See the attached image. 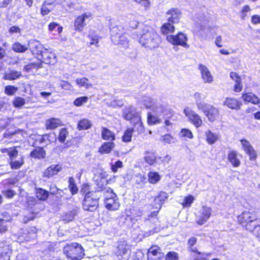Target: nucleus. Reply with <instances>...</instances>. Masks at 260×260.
<instances>
[{"label":"nucleus","instance_id":"26","mask_svg":"<svg viewBox=\"0 0 260 260\" xmlns=\"http://www.w3.org/2000/svg\"><path fill=\"white\" fill-rule=\"evenodd\" d=\"M145 161L150 166H152L156 162V156L152 151H146L144 152Z\"/></svg>","mask_w":260,"mask_h":260},{"label":"nucleus","instance_id":"3","mask_svg":"<svg viewBox=\"0 0 260 260\" xmlns=\"http://www.w3.org/2000/svg\"><path fill=\"white\" fill-rule=\"evenodd\" d=\"M63 252L72 260H79L84 255L82 247L77 243L67 244L64 247Z\"/></svg>","mask_w":260,"mask_h":260},{"label":"nucleus","instance_id":"47","mask_svg":"<svg viewBox=\"0 0 260 260\" xmlns=\"http://www.w3.org/2000/svg\"><path fill=\"white\" fill-rule=\"evenodd\" d=\"M147 121L148 124L151 125L156 124L160 122L158 115H153L150 113H148Z\"/></svg>","mask_w":260,"mask_h":260},{"label":"nucleus","instance_id":"42","mask_svg":"<svg viewBox=\"0 0 260 260\" xmlns=\"http://www.w3.org/2000/svg\"><path fill=\"white\" fill-rule=\"evenodd\" d=\"M91 126V124L90 121L86 119H83L80 120L78 124V128L79 130L88 129Z\"/></svg>","mask_w":260,"mask_h":260},{"label":"nucleus","instance_id":"19","mask_svg":"<svg viewBox=\"0 0 260 260\" xmlns=\"http://www.w3.org/2000/svg\"><path fill=\"white\" fill-rule=\"evenodd\" d=\"M199 69L201 71L202 78L205 82L210 83L212 81L213 77L210 71L205 65L200 64L199 66Z\"/></svg>","mask_w":260,"mask_h":260},{"label":"nucleus","instance_id":"63","mask_svg":"<svg viewBox=\"0 0 260 260\" xmlns=\"http://www.w3.org/2000/svg\"><path fill=\"white\" fill-rule=\"evenodd\" d=\"M39 68H40L39 65L34 63H30L25 66L24 69L25 70V71L30 72L31 71L32 72L34 70H37Z\"/></svg>","mask_w":260,"mask_h":260},{"label":"nucleus","instance_id":"59","mask_svg":"<svg viewBox=\"0 0 260 260\" xmlns=\"http://www.w3.org/2000/svg\"><path fill=\"white\" fill-rule=\"evenodd\" d=\"M123 166L122 162L120 160H118L114 164H111V169L113 172L116 173L118 169L122 168Z\"/></svg>","mask_w":260,"mask_h":260},{"label":"nucleus","instance_id":"49","mask_svg":"<svg viewBox=\"0 0 260 260\" xmlns=\"http://www.w3.org/2000/svg\"><path fill=\"white\" fill-rule=\"evenodd\" d=\"M128 252V248L127 246L124 244H121L118 246V250L117 251V255H121L122 257L125 256Z\"/></svg>","mask_w":260,"mask_h":260},{"label":"nucleus","instance_id":"40","mask_svg":"<svg viewBox=\"0 0 260 260\" xmlns=\"http://www.w3.org/2000/svg\"><path fill=\"white\" fill-rule=\"evenodd\" d=\"M132 123L134 125L135 128L136 129V131H138V133H141L143 132L144 127L142 122H141L140 115L139 117H137L136 119L132 121Z\"/></svg>","mask_w":260,"mask_h":260},{"label":"nucleus","instance_id":"16","mask_svg":"<svg viewBox=\"0 0 260 260\" xmlns=\"http://www.w3.org/2000/svg\"><path fill=\"white\" fill-rule=\"evenodd\" d=\"M241 158V155L236 151L231 150L228 153V159L232 166L235 168L239 167L240 166Z\"/></svg>","mask_w":260,"mask_h":260},{"label":"nucleus","instance_id":"24","mask_svg":"<svg viewBox=\"0 0 260 260\" xmlns=\"http://www.w3.org/2000/svg\"><path fill=\"white\" fill-rule=\"evenodd\" d=\"M24 163V156L21 154H20L17 158H14L10 160V165L11 168L13 170L20 169Z\"/></svg>","mask_w":260,"mask_h":260},{"label":"nucleus","instance_id":"31","mask_svg":"<svg viewBox=\"0 0 260 260\" xmlns=\"http://www.w3.org/2000/svg\"><path fill=\"white\" fill-rule=\"evenodd\" d=\"M206 141L209 144H214L218 139V135L213 133L211 131L208 130L205 132Z\"/></svg>","mask_w":260,"mask_h":260},{"label":"nucleus","instance_id":"64","mask_svg":"<svg viewBox=\"0 0 260 260\" xmlns=\"http://www.w3.org/2000/svg\"><path fill=\"white\" fill-rule=\"evenodd\" d=\"M253 229L249 232H252L260 241V222H258L256 226H253Z\"/></svg>","mask_w":260,"mask_h":260},{"label":"nucleus","instance_id":"11","mask_svg":"<svg viewBox=\"0 0 260 260\" xmlns=\"http://www.w3.org/2000/svg\"><path fill=\"white\" fill-rule=\"evenodd\" d=\"M240 142L242 149L249 156L250 160H255L257 157V153L249 142L246 139H241Z\"/></svg>","mask_w":260,"mask_h":260},{"label":"nucleus","instance_id":"38","mask_svg":"<svg viewBox=\"0 0 260 260\" xmlns=\"http://www.w3.org/2000/svg\"><path fill=\"white\" fill-rule=\"evenodd\" d=\"M28 45H23L19 42L15 43L12 46L13 50L19 53H22L26 51L28 48Z\"/></svg>","mask_w":260,"mask_h":260},{"label":"nucleus","instance_id":"44","mask_svg":"<svg viewBox=\"0 0 260 260\" xmlns=\"http://www.w3.org/2000/svg\"><path fill=\"white\" fill-rule=\"evenodd\" d=\"M154 250H151L147 253V257L148 260H161L164 257L163 253H158L156 255H153Z\"/></svg>","mask_w":260,"mask_h":260},{"label":"nucleus","instance_id":"13","mask_svg":"<svg viewBox=\"0 0 260 260\" xmlns=\"http://www.w3.org/2000/svg\"><path fill=\"white\" fill-rule=\"evenodd\" d=\"M12 249L10 245L7 242L0 243V260H10Z\"/></svg>","mask_w":260,"mask_h":260},{"label":"nucleus","instance_id":"6","mask_svg":"<svg viewBox=\"0 0 260 260\" xmlns=\"http://www.w3.org/2000/svg\"><path fill=\"white\" fill-rule=\"evenodd\" d=\"M117 28L113 27L111 30V40L115 45H121L124 48H128V40L126 34L119 35L116 32Z\"/></svg>","mask_w":260,"mask_h":260},{"label":"nucleus","instance_id":"4","mask_svg":"<svg viewBox=\"0 0 260 260\" xmlns=\"http://www.w3.org/2000/svg\"><path fill=\"white\" fill-rule=\"evenodd\" d=\"M99 198L93 191H88L85 194L82 206L84 210L93 212L99 206Z\"/></svg>","mask_w":260,"mask_h":260},{"label":"nucleus","instance_id":"41","mask_svg":"<svg viewBox=\"0 0 260 260\" xmlns=\"http://www.w3.org/2000/svg\"><path fill=\"white\" fill-rule=\"evenodd\" d=\"M48 191L45 189L41 188L36 189V196L40 200H46L48 197Z\"/></svg>","mask_w":260,"mask_h":260},{"label":"nucleus","instance_id":"8","mask_svg":"<svg viewBox=\"0 0 260 260\" xmlns=\"http://www.w3.org/2000/svg\"><path fill=\"white\" fill-rule=\"evenodd\" d=\"M212 209L207 206H203L200 209L197 216V222L198 224L202 225L206 223L211 216Z\"/></svg>","mask_w":260,"mask_h":260},{"label":"nucleus","instance_id":"39","mask_svg":"<svg viewBox=\"0 0 260 260\" xmlns=\"http://www.w3.org/2000/svg\"><path fill=\"white\" fill-rule=\"evenodd\" d=\"M114 146L113 142L105 143L100 148V152L102 153H108L111 152Z\"/></svg>","mask_w":260,"mask_h":260},{"label":"nucleus","instance_id":"48","mask_svg":"<svg viewBox=\"0 0 260 260\" xmlns=\"http://www.w3.org/2000/svg\"><path fill=\"white\" fill-rule=\"evenodd\" d=\"M69 187L70 189V190L71 191L72 194L73 195L76 194L77 193L78 191V189L75 183V180L73 177H70L69 178Z\"/></svg>","mask_w":260,"mask_h":260},{"label":"nucleus","instance_id":"50","mask_svg":"<svg viewBox=\"0 0 260 260\" xmlns=\"http://www.w3.org/2000/svg\"><path fill=\"white\" fill-rule=\"evenodd\" d=\"M13 105L15 108H21L25 104V100L19 96H17L13 101Z\"/></svg>","mask_w":260,"mask_h":260},{"label":"nucleus","instance_id":"61","mask_svg":"<svg viewBox=\"0 0 260 260\" xmlns=\"http://www.w3.org/2000/svg\"><path fill=\"white\" fill-rule=\"evenodd\" d=\"M106 189L107 190L103 192L105 197V200H107L108 199L117 198L116 194L113 192L112 189H111L110 188Z\"/></svg>","mask_w":260,"mask_h":260},{"label":"nucleus","instance_id":"14","mask_svg":"<svg viewBox=\"0 0 260 260\" xmlns=\"http://www.w3.org/2000/svg\"><path fill=\"white\" fill-rule=\"evenodd\" d=\"M181 12L177 8H172L166 13L168 21L172 23H177L179 21L181 17Z\"/></svg>","mask_w":260,"mask_h":260},{"label":"nucleus","instance_id":"53","mask_svg":"<svg viewBox=\"0 0 260 260\" xmlns=\"http://www.w3.org/2000/svg\"><path fill=\"white\" fill-rule=\"evenodd\" d=\"M37 230L36 227H31L27 232L28 236L25 237V240L27 241H30L31 239H35L36 238Z\"/></svg>","mask_w":260,"mask_h":260},{"label":"nucleus","instance_id":"7","mask_svg":"<svg viewBox=\"0 0 260 260\" xmlns=\"http://www.w3.org/2000/svg\"><path fill=\"white\" fill-rule=\"evenodd\" d=\"M167 40L169 43L174 45H180L187 48L189 47L186 43L187 38L182 32H179L176 35H168L167 37Z\"/></svg>","mask_w":260,"mask_h":260},{"label":"nucleus","instance_id":"10","mask_svg":"<svg viewBox=\"0 0 260 260\" xmlns=\"http://www.w3.org/2000/svg\"><path fill=\"white\" fill-rule=\"evenodd\" d=\"M139 116L140 113L137 112L136 108L132 106H125L122 110V117L125 120L133 121Z\"/></svg>","mask_w":260,"mask_h":260},{"label":"nucleus","instance_id":"46","mask_svg":"<svg viewBox=\"0 0 260 260\" xmlns=\"http://www.w3.org/2000/svg\"><path fill=\"white\" fill-rule=\"evenodd\" d=\"M21 75V73L15 71H11L10 73L6 74L4 76L6 80H12L19 78Z\"/></svg>","mask_w":260,"mask_h":260},{"label":"nucleus","instance_id":"15","mask_svg":"<svg viewBox=\"0 0 260 260\" xmlns=\"http://www.w3.org/2000/svg\"><path fill=\"white\" fill-rule=\"evenodd\" d=\"M28 46L32 53L37 55V57L40 56L44 50L46 49L39 42L34 40L30 42Z\"/></svg>","mask_w":260,"mask_h":260},{"label":"nucleus","instance_id":"17","mask_svg":"<svg viewBox=\"0 0 260 260\" xmlns=\"http://www.w3.org/2000/svg\"><path fill=\"white\" fill-rule=\"evenodd\" d=\"M223 105L233 110H239L242 103L235 98H226L223 102Z\"/></svg>","mask_w":260,"mask_h":260},{"label":"nucleus","instance_id":"30","mask_svg":"<svg viewBox=\"0 0 260 260\" xmlns=\"http://www.w3.org/2000/svg\"><path fill=\"white\" fill-rule=\"evenodd\" d=\"M45 151L43 149V148L41 147H38L35 148L30 153L31 157L34 158H44L45 157Z\"/></svg>","mask_w":260,"mask_h":260},{"label":"nucleus","instance_id":"37","mask_svg":"<svg viewBox=\"0 0 260 260\" xmlns=\"http://www.w3.org/2000/svg\"><path fill=\"white\" fill-rule=\"evenodd\" d=\"M102 138L105 140L113 141L115 140V135L107 128L103 127L102 131Z\"/></svg>","mask_w":260,"mask_h":260},{"label":"nucleus","instance_id":"12","mask_svg":"<svg viewBox=\"0 0 260 260\" xmlns=\"http://www.w3.org/2000/svg\"><path fill=\"white\" fill-rule=\"evenodd\" d=\"M38 58L39 60L46 64L54 63L56 61L55 54L51 49H46Z\"/></svg>","mask_w":260,"mask_h":260},{"label":"nucleus","instance_id":"2","mask_svg":"<svg viewBox=\"0 0 260 260\" xmlns=\"http://www.w3.org/2000/svg\"><path fill=\"white\" fill-rule=\"evenodd\" d=\"M238 221L247 230L250 231L256 226L260 219H258L255 210H251L244 211L238 217Z\"/></svg>","mask_w":260,"mask_h":260},{"label":"nucleus","instance_id":"45","mask_svg":"<svg viewBox=\"0 0 260 260\" xmlns=\"http://www.w3.org/2000/svg\"><path fill=\"white\" fill-rule=\"evenodd\" d=\"M76 215V210H73L65 213L62 216V220L67 222L72 221Z\"/></svg>","mask_w":260,"mask_h":260},{"label":"nucleus","instance_id":"20","mask_svg":"<svg viewBox=\"0 0 260 260\" xmlns=\"http://www.w3.org/2000/svg\"><path fill=\"white\" fill-rule=\"evenodd\" d=\"M211 122H213L219 115V110L217 108L210 105L207 109V113L204 114Z\"/></svg>","mask_w":260,"mask_h":260},{"label":"nucleus","instance_id":"62","mask_svg":"<svg viewBox=\"0 0 260 260\" xmlns=\"http://www.w3.org/2000/svg\"><path fill=\"white\" fill-rule=\"evenodd\" d=\"M88 101V98L87 96H82L76 99L74 104L76 106H81L84 104L86 103Z\"/></svg>","mask_w":260,"mask_h":260},{"label":"nucleus","instance_id":"55","mask_svg":"<svg viewBox=\"0 0 260 260\" xmlns=\"http://www.w3.org/2000/svg\"><path fill=\"white\" fill-rule=\"evenodd\" d=\"M179 137L181 138H186L188 139H192L193 134L192 132L188 129H182L179 133Z\"/></svg>","mask_w":260,"mask_h":260},{"label":"nucleus","instance_id":"23","mask_svg":"<svg viewBox=\"0 0 260 260\" xmlns=\"http://www.w3.org/2000/svg\"><path fill=\"white\" fill-rule=\"evenodd\" d=\"M105 204L106 208L109 210H117L120 206L117 198L105 200Z\"/></svg>","mask_w":260,"mask_h":260},{"label":"nucleus","instance_id":"27","mask_svg":"<svg viewBox=\"0 0 260 260\" xmlns=\"http://www.w3.org/2000/svg\"><path fill=\"white\" fill-rule=\"evenodd\" d=\"M139 103L147 109L152 108L155 103L152 98L146 95L143 96L141 99L139 100Z\"/></svg>","mask_w":260,"mask_h":260},{"label":"nucleus","instance_id":"34","mask_svg":"<svg viewBox=\"0 0 260 260\" xmlns=\"http://www.w3.org/2000/svg\"><path fill=\"white\" fill-rule=\"evenodd\" d=\"M107 180L103 178H100V180L98 181V183L96 184V191L98 192L102 191L104 192L107 190L106 188H109L110 187L107 186Z\"/></svg>","mask_w":260,"mask_h":260},{"label":"nucleus","instance_id":"54","mask_svg":"<svg viewBox=\"0 0 260 260\" xmlns=\"http://www.w3.org/2000/svg\"><path fill=\"white\" fill-rule=\"evenodd\" d=\"M210 105L202 101H197L196 106L199 110L202 111L204 114L207 113V109Z\"/></svg>","mask_w":260,"mask_h":260},{"label":"nucleus","instance_id":"21","mask_svg":"<svg viewBox=\"0 0 260 260\" xmlns=\"http://www.w3.org/2000/svg\"><path fill=\"white\" fill-rule=\"evenodd\" d=\"M61 166L60 165H52L45 171L44 176L50 178L57 174L61 170Z\"/></svg>","mask_w":260,"mask_h":260},{"label":"nucleus","instance_id":"25","mask_svg":"<svg viewBox=\"0 0 260 260\" xmlns=\"http://www.w3.org/2000/svg\"><path fill=\"white\" fill-rule=\"evenodd\" d=\"M168 198V194L166 192H160L154 199L155 208L160 209L164 202Z\"/></svg>","mask_w":260,"mask_h":260},{"label":"nucleus","instance_id":"18","mask_svg":"<svg viewBox=\"0 0 260 260\" xmlns=\"http://www.w3.org/2000/svg\"><path fill=\"white\" fill-rule=\"evenodd\" d=\"M196 242L197 238L195 237L190 238L188 241V244L191 250L193 252L198 253V256L195 258L196 260H206V257L207 255H208V254L197 252V248L195 247H192V246L196 243Z\"/></svg>","mask_w":260,"mask_h":260},{"label":"nucleus","instance_id":"29","mask_svg":"<svg viewBox=\"0 0 260 260\" xmlns=\"http://www.w3.org/2000/svg\"><path fill=\"white\" fill-rule=\"evenodd\" d=\"M242 98L244 101L251 102L254 104H257L259 103V99L258 97L251 92L243 94Z\"/></svg>","mask_w":260,"mask_h":260},{"label":"nucleus","instance_id":"32","mask_svg":"<svg viewBox=\"0 0 260 260\" xmlns=\"http://www.w3.org/2000/svg\"><path fill=\"white\" fill-rule=\"evenodd\" d=\"M152 111L157 115H160L166 110V106L160 103H154L152 108Z\"/></svg>","mask_w":260,"mask_h":260},{"label":"nucleus","instance_id":"36","mask_svg":"<svg viewBox=\"0 0 260 260\" xmlns=\"http://www.w3.org/2000/svg\"><path fill=\"white\" fill-rule=\"evenodd\" d=\"M173 24L174 23L169 21L167 23H164L161 27V31L162 33L164 34H168L173 32L175 30Z\"/></svg>","mask_w":260,"mask_h":260},{"label":"nucleus","instance_id":"35","mask_svg":"<svg viewBox=\"0 0 260 260\" xmlns=\"http://www.w3.org/2000/svg\"><path fill=\"white\" fill-rule=\"evenodd\" d=\"M76 83L79 87H84L88 89L92 86V84L89 82V80L86 78H77L76 80Z\"/></svg>","mask_w":260,"mask_h":260},{"label":"nucleus","instance_id":"60","mask_svg":"<svg viewBox=\"0 0 260 260\" xmlns=\"http://www.w3.org/2000/svg\"><path fill=\"white\" fill-rule=\"evenodd\" d=\"M51 3L45 2L42 6L41 9V13L43 16H45L49 14L51 9L48 8V6L51 5Z\"/></svg>","mask_w":260,"mask_h":260},{"label":"nucleus","instance_id":"5","mask_svg":"<svg viewBox=\"0 0 260 260\" xmlns=\"http://www.w3.org/2000/svg\"><path fill=\"white\" fill-rule=\"evenodd\" d=\"M92 14L91 12H85L78 16L75 20L74 26L75 30L78 31H82L84 27L92 18Z\"/></svg>","mask_w":260,"mask_h":260},{"label":"nucleus","instance_id":"57","mask_svg":"<svg viewBox=\"0 0 260 260\" xmlns=\"http://www.w3.org/2000/svg\"><path fill=\"white\" fill-rule=\"evenodd\" d=\"M68 132L65 128H62L60 129L59 136H58V140L60 142L63 143L68 136Z\"/></svg>","mask_w":260,"mask_h":260},{"label":"nucleus","instance_id":"43","mask_svg":"<svg viewBox=\"0 0 260 260\" xmlns=\"http://www.w3.org/2000/svg\"><path fill=\"white\" fill-rule=\"evenodd\" d=\"M131 220L132 218L129 216L126 215H122L119 218V224L120 226L125 225L128 226L130 225L129 222L131 221Z\"/></svg>","mask_w":260,"mask_h":260},{"label":"nucleus","instance_id":"51","mask_svg":"<svg viewBox=\"0 0 260 260\" xmlns=\"http://www.w3.org/2000/svg\"><path fill=\"white\" fill-rule=\"evenodd\" d=\"M18 87L12 85H7L5 88V93L8 95L12 96L15 94L18 90Z\"/></svg>","mask_w":260,"mask_h":260},{"label":"nucleus","instance_id":"22","mask_svg":"<svg viewBox=\"0 0 260 260\" xmlns=\"http://www.w3.org/2000/svg\"><path fill=\"white\" fill-rule=\"evenodd\" d=\"M0 151L2 153H6L9 156L10 160L17 158L19 156L17 147L2 148Z\"/></svg>","mask_w":260,"mask_h":260},{"label":"nucleus","instance_id":"33","mask_svg":"<svg viewBox=\"0 0 260 260\" xmlns=\"http://www.w3.org/2000/svg\"><path fill=\"white\" fill-rule=\"evenodd\" d=\"M148 180L151 184L157 183L161 179L160 175L157 172L151 171L148 174Z\"/></svg>","mask_w":260,"mask_h":260},{"label":"nucleus","instance_id":"28","mask_svg":"<svg viewBox=\"0 0 260 260\" xmlns=\"http://www.w3.org/2000/svg\"><path fill=\"white\" fill-rule=\"evenodd\" d=\"M61 125V121L59 119L51 118L46 121V127L47 129H53Z\"/></svg>","mask_w":260,"mask_h":260},{"label":"nucleus","instance_id":"52","mask_svg":"<svg viewBox=\"0 0 260 260\" xmlns=\"http://www.w3.org/2000/svg\"><path fill=\"white\" fill-rule=\"evenodd\" d=\"M133 131V129L129 128L124 132V135L122 137V140L123 142H129L131 141Z\"/></svg>","mask_w":260,"mask_h":260},{"label":"nucleus","instance_id":"1","mask_svg":"<svg viewBox=\"0 0 260 260\" xmlns=\"http://www.w3.org/2000/svg\"><path fill=\"white\" fill-rule=\"evenodd\" d=\"M139 43L145 48L153 49L159 45L160 39L158 34L152 27L145 26L137 35Z\"/></svg>","mask_w":260,"mask_h":260},{"label":"nucleus","instance_id":"56","mask_svg":"<svg viewBox=\"0 0 260 260\" xmlns=\"http://www.w3.org/2000/svg\"><path fill=\"white\" fill-rule=\"evenodd\" d=\"M136 182L141 187H143L147 182V178L144 175L139 174L136 176Z\"/></svg>","mask_w":260,"mask_h":260},{"label":"nucleus","instance_id":"9","mask_svg":"<svg viewBox=\"0 0 260 260\" xmlns=\"http://www.w3.org/2000/svg\"><path fill=\"white\" fill-rule=\"evenodd\" d=\"M184 113L196 127L198 128L202 125V120L194 111L190 110L189 108H186L184 110Z\"/></svg>","mask_w":260,"mask_h":260},{"label":"nucleus","instance_id":"58","mask_svg":"<svg viewBox=\"0 0 260 260\" xmlns=\"http://www.w3.org/2000/svg\"><path fill=\"white\" fill-rule=\"evenodd\" d=\"M160 141L164 144H171L173 142V138L170 135L167 134L161 136Z\"/></svg>","mask_w":260,"mask_h":260}]
</instances>
